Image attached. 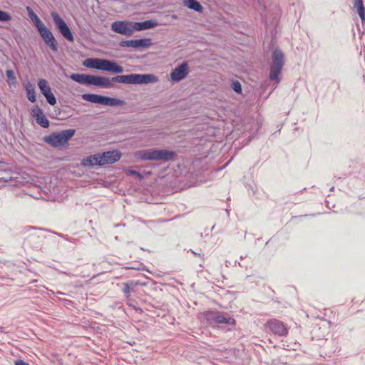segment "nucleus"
Instances as JSON below:
<instances>
[{
  "mask_svg": "<svg viewBox=\"0 0 365 365\" xmlns=\"http://www.w3.org/2000/svg\"><path fill=\"white\" fill-rule=\"evenodd\" d=\"M70 78L78 83L93 85L103 88L112 87L114 82L125 84H148L156 83L158 81V77L153 74L137 73L117 76L112 78L87 74L72 73Z\"/></svg>",
  "mask_w": 365,
  "mask_h": 365,
  "instance_id": "f257e3e1",
  "label": "nucleus"
},
{
  "mask_svg": "<svg viewBox=\"0 0 365 365\" xmlns=\"http://www.w3.org/2000/svg\"><path fill=\"white\" fill-rule=\"evenodd\" d=\"M175 155L174 152L168 150L148 149L138 151L135 156L141 160H171Z\"/></svg>",
  "mask_w": 365,
  "mask_h": 365,
  "instance_id": "f03ea898",
  "label": "nucleus"
},
{
  "mask_svg": "<svg viewBox=\"0 0 365 365\" xmlns=\"http://www.w3.org/2000/svg\"><path fill=\"white\" fill-rule=\"evenodd\" d=\"M272 60L269 78L271 81H275L279 83L280 81L279 76L284 64V56L280 50L276 49L273 51Z\"/></svg>",
  "mask_w": 365,
  "mask_h": 365,
  "instance_id": "7ed1b4c3",
  "label": "nucleus"
},
{
  "mask_svg": "<svg viewBox=\"0 0 365 365\" xmlns=\"http://www.w3.org/2000/svg\"><path fill=\"white\" fill-rule=\"evenodd\" d=\"M75 129L64 130L61 132L53 133L43 138L44 142L53 147H58L70 140L75 134Z\"/></svg>",
  "mask_w": 365,
  "mask_h": 365,
  "instance_id": "20e7f679",
  "label": "nucleus"
},
{
  "mask_svg": "<svg viewBox=\"0 0 365 365\" xmlns=\"http://www.w3.org/2000/svg\"><path fill=\"white\" fill-rule=\"evenodd\" d=\"M84 101L108 106H122L125 102L122 100L98 94L85 93L82 95Z\"/></svg>",
  "mask_w": 365,
  "mask_h": 365,
  "instance_id": "39448f33",
  "label": "nucleus"
},
{
  "mask_svg": "<svg viewBox=\"0 0 365 365\" xmlns=\"http://www.w3.org/2000/svg\"><path fill=\"white\" fill-rule=\"evenodd\" d=\"M51 16L61 34L68 41L73 42V36L64 20L55 11L51 12Z\"/></svg>",
  "mask_w": 365,
  "mask_h": 365,
  "instance_id": "423d86ee",
  "label": "nucleus"
},
{
  "mask_svg": "<svg viewBox=\"0 0 365 365\" xmlns=\"http://www.w3.org/2000/svg\"><path fill=\"white\" fill-rule=\"evenodd\" d=\"M51 16L61 34L68 41L73 42V36L64 20L55 11L51 12Z\"/></svg>",
  "mask_w": 365,
  "mask_h": 365,
  "instance_id": "0eeeda50",
  "label": "nucleus"
},
{
  "mask_svg": "<svg viewBox=\"0 0 365 365\" xmlns=\"http://www.w3.org/2000/svg\"><path fill=\"white\" fill-rule=\"evenodd\" d=\"M111 29L117 34L130 36L135 31V26L133 22L118 21L112 23Z\"/></svg>",
  "mask_w": 365,
  "mask_h": 365,
  "instance_id": "6e6552de",
  "label": "nucleus"
},
{
  "mask_svg": "<svg viewBox=\"0 0 365 365\" xmlns=\"http://www.w3.org/2000/svg\"><path fill=\"white\" fill-rule=\"evenodd\" d=\"M45 43L50 47L53 51H57L58 45L56 38L51 31L44 25L37 29Z\"/></svg>",
  "mask_w": 365,
  "mask_h": 365,
  "instance_id": "1a4fd4ad",
  "label": "nucleus"
},
{
  "mask_svg": "<svg viewBox=\"0 0 365 365\" xmlns=\"http://www.w3.org/2000/svg\"><path fill=\"white\" fill-rule=\"evenodd\" d=\"M152 44L151 38H140L122 41L119 43L120 47H130L133 48H147Z\"/></svg>",
  "mask_w": 365,
  "mask_h": 365,
  "instance_id": "9d476101",
  "label": "nucleus"
},
{
  "mask_svg": "<svg viewBox=\"0 0 365 365\" xmlns=\"http://www.w3.org/2000/svg\"><path fill=\"white\" fill-rule=\"evenodd\" d=\"M266 326L273 334L278 336H286L288 333V330L284 323L275 319L268 320Z\"/></svg>",
  "mask_w": 365,
  "mask_h": 365,
  "instance_id": "9b49d317",
  "label": "nucleus"
},
{
  "mask_svg": "<svg viewBox=\"0 0 365 365\" xmlns=\"http://www.w3.org/2000/svg\"><path fill=\"white\" fill-rule=\"evenodd\" d=\"M38 88L41 92V93L46 98L47 102L51 105L54 106L56 103V99L54 95L52 93L51 91V88L48 84V82L45 79H41L38 83Z\"/></svg>",
  "mask_w": 365,
  "mask_h": 365,
  "instance_id": "f8f14e48",
  "label": "nucleus"
},
{
  "mask_svg": "<svg viewBox=\"0 0 365 365\" xmlns=\"http://www.w3.org/2000/svg\"><path fill=\"white\" fill-rule=\"evenodd\" d=\"M188 74V65L186 62L181 63L176 67L170 73V78L173 81L179 82L186 78Z\"/></svg>",
  "mask_w": 365,
  "mask_h": 365,
  "instance_id": "ddd939ff",
  "label": "nucleus"
},
{
  "mask_svg": "<svg viewBox=\"0 0 365 365\" xmlns=\"http://www.w3.org/2000/svg\"><path fill=\"white\" fill-rule=\"evenodd\" d=\"M99 70L113 73H121L123 71V68L114 61L107 59H101Z\"/></svg>",
  "mask_w": 365,
  "mask_h": 365,
  "instance_id": "4468645a",
  "label": "nucleus"
},
{
  "mask_svg": "<svg viewBox=\"0 0 365 365\" xmlns=\"http://www.w3.org/2000/svg\"><path fill=\"white\" fill-rule=\"evenodd\" d=\"M98 158L101 166L106 164H113L120 160V153L116 150L104 152L102 155L99 154Z\"/></svg>",
  "mask_w": 365,
  "mask_h": 365,
  "instance_id": "2eb2a0df",
  "label": "nucleus"
},
{
  "mask_svg": "<svg viewBox=\"0 0 365 365\" xmlns=\"http://www.w3.org/2000/svg\"><path fill=\"white\" fill-rule=\"evenodd\" d=\"M31 115L41 127L46 128L49 126V120L46 118L42 110L38 106H34L31 109Z\"/></svg>",
  "mask_w": 365,
  "mask_h": 365,
  "instance_id": "dca6fc26",
  "label": "nucleus"
},
{
  "mask_svg": "<svg viewBox=\"0 0 365 365\" xmlns=\"http://www.w3.org/2000/svg\"><path fill=\"white\" fill-rule=\"evenodd\" d=\"M158 25V22L155 20H148L142 22L134 23L135 31H142L155 28Z\"/></svg>",
  "mask_w": 365,
  "mask_h": 365,
  "instance_id": "f3484780",
  "label": "nucleus"
},
{
  "mask_svg": "<svg viewBox=\"0 0 365 365\" xmlns=\"http://www.w3.org/2000/svg\"><path fill=\"white\" fill-rule=\"evenodd\" d=\"M98 157H99V154H96L93 155L88 156L82 160V165L85 167H92L94 165H101V163L99 161Z\"/></svg>",
  "mask_w": 365,
  "mask_h": 365,
  "instance_id": "a211bd4d",
  "label": "nucleus"
},
{
  "mask_svg": "<svg viewBox=\"0 0 365 365\" xmlns=\"http://www.w3.org/2000/svg\"><path fill=\"white\" fill-rule=\"evenodd\" d=\"M26 11L28 12L29 17L32 21L37 29L44 26V24L41 21L39 17L34 12L31 7L27 6Z\"/></svg>",
  "mask_w": 365,
  "mask_h": 365,
  "instance_id": "6ab92c4d",
  "label": "nucleus"
},
{
  "mask_svg": "<svg viewBox=\"0 0 365 365\" xmlns=\"http://www.w3.org/2000/svg\"><path fill=\"white\" fill-rule=\"evenodd\" d=\"M183 4L188 9L197 12H202L203 7L197 0H184Z\"/></svg>",
  "mask_w": 365,
  "mask_h": 365,
  "instance_id": "aec40b11",
  "label": "nucleus"
},
{
  "mask_svg": "<svg viewBox=\"0 0 365 365\" xmlns=\"http://www.w3.org/2000/svg\"><path fill=\"white\" fill-rule=\"evenodd\" d=\"M354 7L357 9L358 14L362 22L365 21V8L362 0H354Z\"/></svg>",
  "mask_w": 365,
  "mask_h": 365,
  "instance_id": "412c9836",
  "label": "nucleus"
},
{
  "mask_svg": "<svg viewBox=\"0 0 365 365\" xmlns=\"http://www.w3.org/2000/svg\"><path fill=\"white\" fill-rule=\"evenodd\" d=\"M215 324H226L229 325H235V320L232 317H225L221 314L219 312L217 313L215 318Z\"/></svg>",
  "mask_w": 365,
  "mask_h": 365,
  "instance_id": "4be33fe9",
  "label": "nucleus"
},
{
  "mask_svg": "<svg viewBox=\"0 0 365 365\" xmlns=\"http://www.w3.org/2000/svg\"><path fill=\"white\" fill-rule=\"evenodd\" d=\"M101 60V58H88L84 61L83 65L87 68L99 70Z\"/></svg>",
  "mask_w": 365,
  "mask_h": 365,
  "instance_id": "5701e85b",
  "label": "nucleus"
},
{
  "mask_svg": "<svg viewBox=\"0 0 365 365\" xmlns=\"http://www.w3.org/2000/svg\"><path fill=\"white\" fill-rule=\"evenodd\" d=\"M26 91L28 99L31 102L34 103L36 101V93H35V90H34V86L31 84L29 83L26 86Z\"/></svg>",
  "mask_w": 365,
  "mask_h": 365,
  "instance_id": "b1692460",
  "label": "nucleus"
},
{
  "mask_svg": "<svg viewBox=\"0 0 365 365\" xmlns=\"http://www.w3.org/2000/svg\"><path fill=\"white\" fill-rule=\"evenodd\" d=\"M6 76L7 78V83L10 86H15L16 84V78L15 76L14 72L12 70H6Z\"/></svg>",
  "mask_w": 365,
  "mask_h": 365,
  "instance_id": "393cba45",
  "label": "nucleus"
},
{
  "mask_svg": "<svg viewBox=\"0 0 365 365\" xmlns=\"http://www.w3.org/2000/svg\"><path fill=\"white\" fill-rule=\"evenodd\" d=\"M217 312L215 311H207L204 313L205 319L207 320V322L209 324L215 323V318L217 316Z\"/></svg>",
  "mask_w": 365,
  "mask_h": 365,
  "instance_id": "a878e982",
  "label": "nucleus"
},
{
  "mask_svg": "<svg viewBox=\"0 0 365 365\" xmlns=\"http://www.w3.org/2000/svg\"><path fill=\"white\" fill-rule=\"evenodd\" d=\"M11 20V16L6 11L0 10V21L8 22Z\"/></svg>",
  "mask_w": 365,
  "mask_h": 365,
  "instance_id": "bb28decb",
  "label": "nucleus"
},
{
  "mask_svg": "<svg viewBox=\"0 0 365 365\" xmlns=\"http://www.w3.org/2000/svg\"><path fill=\"white\" fill-rule=\"evenodd\" d=\"M137 284V283H134L133 282H131L130 283H125L124 284V289L123 292L127 294V297H129V293L130 292V286H134Z\"/></svg>",
  "mask_w": 365,
  "mask_h": 365,
  "instance_id": "cd10ccee",
  "label": "nucleus"
},
{
  "mask_svg": "<svg viewBox=\"0 0 365 365\" xmlns=\"http://www.w3.org/2000/svg\"><path fill=\"white\" fill-rule=\"evenodd\" d=\"M232 88L237 93H242L241 84L238 81L233 82Z\"/></svg>",
  "mask_w": 365,
  "mask_h": 365,
  "instance_id": "c85d7f7f",
  "label": "nucleus"
},
{
  "mask_svg": "<svg viewBox=\"0 0 365 365\" xmlns=\"http://www.w3.org/2000/svg\"><path fill=\"white\" fill-rule=\"evenodd\" d=\"M127 173L130 175H135L136 176L137 178H138L139 179H142L143 178V176L142 175L141 173H140L139 172L136 171V170H128L127 171Z\"/></svg>",
  "mask_w": 365,
  "mask_h": 365,
  "instance_id": "c756f323",
  "label": "nucleus"
},
{
  "mask_svg": "<svg viewBox=\"0 0 365 365\" xmlns=\"http://www.w3.org/2000/svg\"><path fill=\"white\" fill-rule=\"evenodd\" d=\"M190 252H191L194 255H195V256H198V257H200L202 258V255H201V254H200V253H196L195 252H194V251H193V250H190Z\"/></svg>",
  "mask_w": 365,
  "mask_h": 365,
  "instance_id": "7c9ffc66",
  "label": "nucleus"
}]
</instances>
